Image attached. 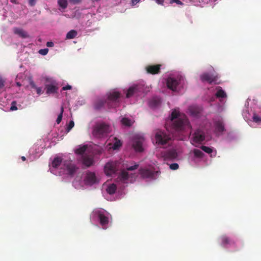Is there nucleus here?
Wrapping results in <instances>:
<instances>
[{"mask_svg": "<svg viewBox=\"0 0 261 261\" xmlns=\"http://www.w3.org/2000/svg\"><path fill=\"white\" fill-rule=\"evenodd\" d=\"M214 125L215 128V131L217 133L222 134L223 132L225 130L224 123L221 120L216 121L214 122Z\"/></svg>", "mask_w": 261, "mask_h": 261, "instance_id": "nucleus-17", "label": "nucleus"}, {"mask_svg": "<svg viewBox=\"0 0 261 261\" xmlns=\"http://www.w3.org/2000/svg\"><path fill=\"white\" fill-rule=\"evenodd\" d=\"M140 0H132V4L133 6L135 5L137 3H138Z\"/></svg>", "mask_w": 261, "mask_h": 261, "instance_id": "nucleus-50", "label": "nucleus"}, {"mask_svg": "<svg viewBox=\"0 0 261 261\" xmlns=\"http://www.w3.org/2000/svg\"><path fill=\"white\" fill-rule=\"evenodd\" d=\"M120 179L123 181L127 180L128 178V173L126 171H122L119 175Z\"/></svg>", "mask_w": 261, "mask_h": 261, "instance_id": "nucleus-28", "label": "nucleus"}, {"mask_svg": "<svg viewBox=\"0 0 261 261\" xmlns=\"http://www.w3.org/2000/svg\"><path fill=\"white\" fill-rule=\"evenodd\" d=\"M122 123L126 126H130L132 125L131 121L127 118H123L121 120Z\"/></svg>", "mask_w": 261, "mask_h": 261, "instance_id": "nucleus-33", "label": "nucleus"}, {"mask_svg": "<svg viewBox=\"0 0 261 261\" xmlns=\"http://www.w3.org/2000/svg\"><path fill=\"white\" fill-rule=\"evenodd\" d=\"M141 175L144 178H152L154 176V172L148 169H140L139 170Z\"/></svg>", "mask_w": 261, "mask_h": 261, "instance_id": "nucleus-16", "label": "nucleus"}, {"mask_svg": "<svg viewBox=\"0 0 261 261\" xmlns=\"http://www.w3.org/2000/svg\"><path fill=\"white\" fill-rule=\"evenodd\" d=\"M78 168L73 164H70L66 165V173L73 176Z\"/></svg>", "mask_w": 261, "mask_h": 261, "instance_id": "nucleus-21", "label": "nucleus"}, {"mask_svg": "<svg viewBox=\"0 0 261 261\" xmlns=\"http://www.w3.org/2000/svg\"><path fill=\"white\" fill-rule=\"evenodd\" d=\"M120 93L119 92L113 91L110 93L108 97V106L109 108H116L120 102Z\"/></svg>", "mask_w": 261, "mask_h": 261, "instance_id": "nucleus-4", "label": "nucleus"}, {"mask_svg": "<svg viewBox=\"0 0 261 261\" xmlns=\"http://www.w3.org/2000/svg\"><path fill=\"white\" fill-rule=\"evenodd\" d=\"M71 89V86L69 85H66V90H70Z\"/></svg>", "mask_w": 261, "mask_h": 261, "instance_id": "nucleus-53", "label": "nucleus"}, {"mask_svg": "<svg viewBox=\"0 0 261 261\" xmlns=\"http://www.w3.org/2000/svg\"><path fill=\"white\" fill-rule=\"evenodd\" d=\"M174 3H175L177 4L180 5H184L183 3H182L179 0H170V4H173Z\"/></svg>", "mask_w": 261, "mask_h": 261, "instance_id": "nucleus-44", "label": "nucleus"}, {"mask_svg": "<svg viewBox=\"0 0 261 261\" xmlns=\"http://www.w3.org/2000/svg\"><path fill=\"white\" fill-rule=\"evenodd\" d=\"M161 65H149L146 67L145 69L148 73L156 74L160 72Z\"/></svg>", "mask_w": 261, "mask_h": 261, "instance_id": "nucleus-10", "label": "nucleus"}, {"mask_svg": "<svg viewBox=\"0 0 261 261\" xmlns=\"http://www.w3.org/2000/svg\"><path fill=\"white\" fill-rule=\"evenodd\" d=\"M155 139L156 143L159 145H164L168 143V141L171 139V137L166 133L159 130L155 135Z\"/></svg>", "mask_w": 261, "mask_h": 261, "instance_id": "nucleus-5", "label": "nucleus"}, {"mask_svg": "<svg viewBox=\"0 0 261 261\" xmlns=\"http://www.w3.org/2000/svg\"><path fill=\"white\" fill-rule=\"evenodd\" d=\"M48 52V48H44V49H41L39 50L38 53L42 55L45 56L46 55Z\"/></svg>", "mask_w": 261, "mask_h": 261, "instance_id": "nucleus-38", "label": "nucleus"}, {"mask_svg": "<svg viewBox=\"0 0 261 261\" xmlns=\"http://www.w3.org/2000/svg\"><path fill=\"white\" fill-rule=\"evenodd\" d=\"M63 159L59 156L55 157L51 162V167L50 168L51 172L57 176H64L65 174V168L64 167L65 164H63V166L60 168L62 165ZM64 179V177H63Z\"/></svg>", "mask_w": 261, "mask_h": 261, "instance_id": "nucleus-2", "label": "nucleus"}, {"mask_svg": "<svg viewBox=\"0 0 261 261\" xmlns=\"http://www.w3.org/2000/svg\"><path fill=\"white\" fill-rule=\"evenodd\" d=\"M77 33L75 30H71L66 34V39H72L76 37Z\"/></svg>", "mask_w": 261, "mask_h": 261, "instance_id": "nucleus-30", "label": "nucleus"}, {"mask_svg": "<svg viewBox=\"0 0 261 261\" xmlns=\"http://www.w3.org/2000/svg\"><path fill=\"white\" fill-rule=\"evenodd\" d=\"M253 121H254L256 123L261 122V117L258 116L256 114H254V115L253 116Z\"/></svg>", "mask_w": 261, "mask_h": 261, "instance_id": "nucleus-39", "label": "nucleus"}, {"mask_svg": "<svg viewBox=\"0 0 261 261\" xmlns=\"http://www.w3.org/2000/svg\"><path fill=\"white\" fill-rule=\"evenodd\" d=\"M83 164L88 167L93 164V159L87 155L82 156Z\"/></svg>", "mask_w": 261, "mask_h": 261, "instance_id": "nucleus-20", "label": "nucleus"}, {"mask_svg": "<svg viewBox=\"0 0 261 261\" xmlns=\"http://www.w3.org/2000/svg\"><path fill=\"white\" fill-rule=\"evenodd\" d=\"M10 110L11 111H15L17 110V107H16V101H13L11 103V107L10 108Z\"/></svg>", "mask_w": 261, "mask_h": 261, "instance_id": "nucleus-43", "label": "nucleus"}, {"mask_svg": "<svg viewBox=\"0 0 261 261\" xmlns=\"http://www.w3.org/2000/svg\"><path fill=\"white\" fill-rule=\"evenodd\" d=\"M66 6L67 5V2H66Z\"/></svg>", "mask_w": 261, "mask_h": 261, "instance_id": "nucleus-57", "label": "nucleus"}, {"mask_svg": "<svg viewBox=\"0 0 261 261\" xmlns=\"http://www.w3.org/2000/svg\"><path fill=\"white\" fill-rule=\"evenodd\" d=\"M61 112L60 113V114L58 115V118L57 119V120H56V122L57 124H59L61 120H62V114H63V111H64V107L63 106H62L61 107Z\"/></svg>", "mask_w": 261, "mask_h": 261, "instance_id": "nucleus-35", "label": "nucleus"}, {"mask_svg": "<svg viewBox=\"0 0 261 261\" xmlns=\"http://www.w3.org/2000/svg\"><path fill=\"white\" fill-rule=\"evenodd\" d=\"M70 2L75 4L80 2L81 0H69Z\"/></svg>", "mask_w": 261, "mask_h": 261, "instance_id": "nucleus-49", "label": "nucleus"}, {"mask_svg": "<svg viewBox=\"0 0 261 261\" xmlns=\"http://www.w3.org/2000/svg\"><path fill=\"white\" fill-rule=\"evenodd\" d=\"M5 81L1 77H0V91H3L5 90Z\"/></svg>", "mask_w": 261, "mask_h": 261, "instance_id": "nucleus-36", "label": "nucleus"}, {"mask_svg": "<svg viewBox=\"0 0 261 261\" xmlns=\"http://www.w3.org/2000/svg\"><path fill=\"white\" fill-rule=\"evenodd\" d=\"M14 33L15 34L19 35L22 38H27L28 37V34L26 32L21 29L15 28L14 29Z\"/></svg>", "mask_w": 261, "mask_h": 261, "instance_id": "nucleus-23", "label": "nucleus"}, {"mask_svg": "<svg viewBox=\"0 0 261 261\" xmlns=\"http://www.w3.org/2000/svg\"><path fill=\"white\" fill-rule=\"evenodd\" d=\"M200 79L202 82H206L209 84L216 83L218 79L217 75L209 73H204L200 75Z\"/></svg>", "mask_w": 261, "mask_h": 261, "instance_id": "nucleus-9", "label": "nucleus"}, {"mask_svg": "<svg viewBox=\"0 0 261 261\" xmlns=\"http://www.w3.org/2000/svg\"><path fill=\"white\" fill-rule=\"evenodd\" d=\"M217 91L215 94L217 98H225L227 96L226 92L222 89L221 87H218L217 88Z\"/></svg>", "mask_w": 261, "mask_h": 261, "instance_id": "nucleus-24", "label": "nucleus"}, {"mask_svg": "<svg viewBox=\"0 0 261 261\" xmlns=\"http://www.w3.org/2000/svg\"><path fill=\"white\" fill-rule=\"evenodd\" d=\"M161 103V100L160 98L154 97L149 103V106L151 108H155L159 106Z\"/></svg>", "mask_w": 261, "mask_h": 261, "instance_id": "nucleus-22", "label": "nucleus"}, {"mask_svg": "<svg viewBox=\"0 0 261 261\" xmlns=\"http://www.w3.org/2000/svg\"><path fill=\"white\" fill-rule=\"evenodd\" d=\"M157 4L161 5H163L164 0H154Z\"/></svg>", "mask_w": 261, "mask_h": 261, "instance_id": "nucleus-48", "label": "nucleus"}, {"mask_svg": "<svg viewBox=\"0 0 261 261\" xmlns=\"http://www.w3.org/2000/svg\"><path fill=\"white\" fill-rule=\"evenodd\" d=\"M205 133L201 129H197L193 134L192 140L195 143H200L205 140Z\"/></svg>", "mask_w": 261, "mask_h": 261, "instance_id": "nucleus-8", "label": "nucleus"}, {"mask_svg": "<svg viewBox=\"0 0 261 261\" xmlns=\"http://www.w3.org/2000/svg\"><path fill=\"white\" fill-rule=\"evenodd\" d=\"M164 157L165 160H173L177 157V153L175 150H170L164 153Z\"/></svg>", "mask_w": 261, "mask_h": 261, "instance_id": "nucleus-15", "label": "nucleus"}, {"mask_svg": "<svg viewBox=\"0 0 261 261\" xmlns=\"http://www.w3.org/2000/svg\"><path fill=\"white\" fill-rule=\"evenodd\" d=\"M98 218L99 220V222L103 228L106 229L107 228V225L109 223V218L106 216L103 213L101 212H97Z\"/></svg>", "mask_w": 261, "mask_h": 261, "instance_id": "nucleus-14", "label": "nucleus"}, {"mask_svg": "<svg viewBox=\"0 0 261 261\" xmlns=\"http://www.w3.org/2000/svg\"><path fill=\"white\" fill-rule=\"evenodd\" d=\"M58 4L62 8H65V0H59Z\"/></svg>", "mask_w": 261, "mask_h": 261, "instance_id": "nucleus-41", "label": "nucleus"}, {"mask_svg": "<svg viewBox=\"0 0 261 261\" xmlns=\"http://www.w3.org/2000/svg\"><path fill=\"white\" fill-rule=\"evenodd\" d=\"M139 167V165L135 164L134 166H129L127 167V170L128 171H133L137 169Z\"/></svg>", "mask_w": 261, "mask_h": 261, "instance_id": "nucleus-40", "label": "nucleus"}, {"mask_svg": "<svg viewBox=\"0 0 261 261\" xmlns=\"http://www.w3.org/2000/svg\"><path fill=\"white\" fill-rule=\"evenodd\" d=\"M66 90L65 86L62 87V90L64 91Z\"/></svg>", "mask_w": 261, "mask_h": 261, "instance_id": "nucleus-56", "label": "nucleus"}, {"mask_svg": "<svg viewBox=\"0 0 261 261\" xmlns=\"http://www.w3.org/2000/svg\"><path fill=\"white\" fill-rule=\"evenodd\" d=\"M74 122L73 120L69 122L68 127L66 128V133L69 132L74 126Z\"/></svg>", "mask_w": 261, "mask_h": 261, "instance_id": "nucleus-37", "label": "nucleus"}, {"mask_svg": "<svg viewBox=\"0 0 261 261\" xmlns=\"http://www.w3.org/2000/svg\"><path fill=\"white\" fill-rule=\"evenodd\" d=\"M179 167L178 164L177 163H172L170 165V168L172 170H177Z\"/></svg>", "mask_w": 261, "mask_h": 261, "instance_id": "nucleus-42", "label": "nucleus"}, {"mask_svg": "<svg viewBox=\"0 0 261 261\" xmlns=\"http://www.w3.org/2000/svg\"><path fill=\"white\" fill-rule=\"evenodd\" d=\"M30 85L32 87V88L36 89L37 87L35 85V83L33 82H31L30 83Z\"/></svg>", "mask_w": 261, "mask_h": 261, "instance_id": "nucleus-51", "label": "nucleus"}, {"mask_svg": "<svg viewBox=\"0 0 261 261\" xmlns=\"http://www.w3.org/2000/svg\"><path fill=\"white\" fill-rule=\"evenodd\" d=\"M115 142L114 143L113 146L112 147L114 150L118 149L122 145V143L120 140H118L117 138H115Z\"/></svg>", "mask_w": 261, "mask_h": 261, "instance_id": "nucleus-32", "label": "nucleus"}, {"mask_svg": "<svg viewBox=\"0 0 261 261\" xmlns=\"http://www.w3.org/2000/svg\"><path fill=\"white\" fill-rule=\"evenodd\" d=\"M36 92L38 95H40L42 92V88L41 87H37L36 89Z\"/></svg>", "mask_w": 261, "mask_h": 261, "instance_id": "nucleus-47", "label": "nucleus"}, {"mask_svg": "<svg viewBox=\"0 0 261 261\" xmlns=\"http://www.w3.org/2000/svg\"><path fill=\"white\" fill-rule=\"evenodd\" d=\"M221 245L224 247H227V245H234V242L227 237L226 236H223L221 237Z\"/></svg>", "mask_w": 261, "mask_h": 261, "instance_id": "nucleus-19", "label": "nucleus"}, {"mask_svg": "<svg viewBox=\"0 0 261 261\" xmlns=\"http://www.w3.org/2000/svg\"><path fill=\"white\" fill-rule=\"evenodd\" d=\"M106 102L102 99H99L96 101L94 105V108L96 110L101 108Z\"/></svg>", "mask_w": 261, "mask_h": 261, "instance_id": "nucleus-29", "label": "nucleus"}, {"mask_svg": "<svg viewBox=\"0 0 261 261\" xmlns=\"http://www.w3.org/2000/svg\"><path fill=\"white\" fill-rule=\"evenodd\" d=\"M16 84L18 87H20L21 86V84L19 82H17Z\"/></svg>", "mask_w": 261, "mask_h": 261, "instance_id": "nucleus-55", "label": "nucleus"}, {"mask_svg": "<svg viewBox=\"0 0 261 261\" xmlns=\"http://www.w3.org/2000/svg\"><path fill=\"white\" fill-rule=\"evenodd\" d=\"M171 120L173 121L174 128L176 130H181L189 125V121L184 114L181 115L176 110L173 111L171 115Z\"/></svg>", "mask_w": 261, "mask_h": 261, "instance_id": "nucleus-1", "label": "nucleus"}, {"mask_svg": "<svg viewBox=\"0 0 261 261\" xmlns=\"http://www.w3.org/2000/svg\"><path fill=\"white\" fill-rule=\"evenodd\" d=\"M95 174L92 172H88L87 173L85 177V181L88 185H93L96 182Z\"/></svg>", "mask_w": 261, "mask_h": 261, "instance_id": "nucleus-18", "label": "nucleus"}, {"mask_svg": "<svg viewBox=\"0 0 261 261\" xmlns=\"http://www.w3.org/2000/svg\"><path fill=\"white\" fill-rule=\"evenodd\" d=\"M119 163L117 161H110L105 166L104 171L107 176H112L118 169Z\"/></svg>", "mask_w": 261, "mask_h": 261, "instance_id": "nucleus-6", "label": "nucleus"}, {"mask_svg": "<svg viewBox=\"0 0 261 261\" xmlns=\"http://www.w3.org/2000/svg\"><path fill=\"white\" fill-rule=\"evenodd\" d=\"M179 83L175 78L169 77L167 80V85L169 89L175 91Z\"/></svg>", "mask_w": 261, "mask_h": 261, "instance_id": "nucleus-12", "label": "nucleus"}, {"mask_svg": "<svg viewBox=\"0 0 261 261\" xmlns=\"http://www.w3.org/2000/svg\"><path fill=\"white\" fill-rule=\"evenodd\" d=\"M188 110L190 115L194 117H198L201 112V108L197 106H190Z\"/></svg>", "mask_w": 261, "mask_h": 261, "instance_id": "nucleus-13", "label": "nucleus"}, {"mask_svg": "<svg viewBox=\"0 0 261 261\" xmlns=\"http://www.w3.org/2000/svg\"><path fill=\"white\" fill-rule=\"evenodd\" d=\"M46 93L47 94L55 93L57 92L58 88L53 85H46Z\"/></svg>", "mask_w": 261, "mask_h": 261, "instance_id": "nucleus-25", "label": "nucleus"}, {"mask_svg": "<svg viewBox=\"0 0 261 261\" xmlns=\"http://www.w3.org/2000/svg\"><path fill=\"white\" fill-rule=\"evenodd\" d=\"M110 132L109 125L105 123L97 124L93 130V135L96 138H101L107 135Z\"/></svg>", "mask_w": 261, "mask_h": 261, "instance_id": "nucleus-3", "label": "nucleus"}, {"mask_svg": "<svg viewBox=\"0 0 261 261\" xmlns=\"http://www.w3.org/2000/svg\"><path fill=\"white\" fill-rule=\"evenodd\" d=\"M144 138L141 137L135 136L133 139V147L136 151L142 152L143 150L142 146Z\"/></svg>", "mask_w": 261, "mask_h": 261, "instance_id": "nucleus-7", "label": "nucleus"}, {"mask_svg": "<svg viewBox=\"0 0 261 261\" xmlns=\"http://www.w3.org/2000/svg\"><path fill=\"white\" fill-rule=\"evenodd\" d=\"M10 2L12 3L17 4H18V2H17V0H10Z\"/></svg>", "mask_w": 261, "mask_h": 261, "instance_id": "nucleus-52", "label": "nucleus"}, {"mask_svg": "<svg viewBox=\"0 0 261 261\" xmlns=\"http://www.w3.org/2000/svg\"><path fill=\"white\" fill-rule=\"evenodd\" d=\"M87 148V145H85L82 146H80L79 148L76 149L75 151V152L76 154H80L83 155H85V154H84L85 152L86 151V149Z\"/></svg>", "mask_w": 261, "mask_h": 261, "instance_id": "nucleus-27", "label": "nucleus"}, {"mask_svg": "<svg viewBox=\"0 0 261 261\" xmlns=\"http://www.w3.org/2000/svg\"><path fill=\"white\" fill-rule=\"evenodd\" d=\"M46 46L48 47H51L54 46V43L52 41H48L46 43Z\"/></svg>", "mask_w": 261, "mask_h": 261, "instance_id": "nucleus-46", "label": "nucleus"}, {"mask_svg": "<svg viewBox=\"0 0 261 261\" xmlns=\"http://www.w3.org/2000/svg\"><path fill=\"white\" fill-rule=\"evenodd\" d=\"M21 160L23 161H25L26 160V158L25 156H21Z\"/></svg>", "mask_w": 261, "mask_h": 261, "instance_id": "nucleus-54", "label": "nucleus"}, {"mask_svg": "<svg viewBox=\"0 0 261 261\" xmlns=\"http://www.w3.org/2000/svg\"><path fill=\"white\" fill-rule=\"evenodd\" d=\"M37 0H29V5L30 6H34L36 5Z\"/></svg>", "mask_w": 261, "mask_h": 261, "instance_id": "nucleus-45", "label": "nucleus"}, {"mask_svg": "<svg viewBox=\"0 0 261 261\" xmlns=\"http://www.w3.org/2000/svg\"><path fill=\"white\" fill-rule=\"evenodd\" d=\"M116 185L114 184H112L108 186V187L107 189V191L109 194L112 195L116 192Z\"/></svg>", "mask_w": 261, "mask_h": 261, "instance_id": "nucleus-26", "label": "nucleus"}, {"mask_svg": "<svg viewBox=\"0 0 261 261\" xmlns=\"http://www.w3.org/2000/svg\"><path fill=\"white\" fill-rule=\"evenodd\" d=\"M200 148L203 151H204L206 153H207L208 154H210V153H212V152H213V149L212 148L207 147V146L202 145L200 147Z\"/></svg>", "mask_w": 261, "mask_h": 261, "instance_id": "nucleus-34", "label": "nucleus"}, {"mask_svg": "<svg viewBox=\"0 0 261 261\" xmlns=\"http://www.w3.org/2000/svg\"><path fill=\"white\" fill-rule=\"evenodd\" d=\"M193 153L195 157L198 158H202L204 155L203 153L201 150L197 149H194L193 150Z\"/></svg>", "mask_w": 261, "mask_h": 261, "instance_id": "nucleus-31", "label": "nucleus"}, {"mask_svg": "<svg viewBox=\"0 0 261 261\" xmlns=\"http://www.w3.org/2000/svg\"><path fill=\"white\" fill-rule=\"evenodd\" d=\"M142 87L140 85H135L129 88L126 93V97L129 98L140 91Z\"/></svg>", "mask_w": 261, "mask_h": 261, "instance_id": "nucleus-11", "label": "nucleus"}]
</instances>
